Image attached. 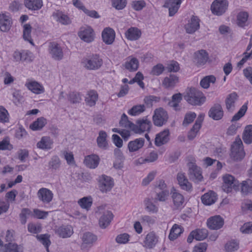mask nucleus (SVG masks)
<instances>
[{"instance_id": "1", "label": "nucleus", "mask_w": 252, "mask_h": 252, "mask_svg": "<svg viewBox=\"0 0 252 252\" xmlns=\"http://www.w3.org/2000/svg\"><path fill=\"white\" fill-rule=\"evenodd\" d=\"M245 156L244 145L241 138L238 136L231 145L229 158L234 162H240L244 159Z\"/></svg>"}, {"instance_id": "2", "label": "nucleus", "mask_w": 252, "mask_h": 252, "mask_svg": "<svg viewBox=\"0 0 252 252\" xmlns=\"http://www.w3.org/2000/svg\"><path fill=\"white\" fill-rule=\"evenodd\" d=\"M184 98L189 104L194 106L202 105L206 99L201 91L193 87L188 88L186 90Z\"/></svg>"}, {"instance_id": "3", "label": "nucleus", "mask_w": 252, "mask_h": 252, "mask_svg": "<svg viewBox=\"0 0 252 252\" xmlns=\"http://www.w3.org/2000/svg\"><path fill=\"white\" fill-rule=\"evenodd\" d=\"M239 187V182L233 175L225 174L222 176L221 189L224 192L229 193L237 191Z\"/></svg>"}, {"instance_id": "4", "label": "nucleus", "mask_w": 252, "mask_h": 252, "mask_svg": "<svg viewBox=\"0 0 252 252\" xmlns=\"http://www.w3.org/2000/svg\"><path fill=\"white\" fill-rule=\"evenodd\" d=\"M82 63L86 69L95 70L101 67L103 60L99 55L93 54L84 58Z\"/></svg>"}, {"instance_id": "5", "label": "nucleus", "mask_w": 252, "mask_h": 252, "mask_svg": "<svg viewBox=\"0 0 252 252\" xmlns=\"http://www.w3.org/2000/svg\"><path fill=\"white\" fill-rule=\"evenodd\" d=\"M189 175L194 183H199L203 181L204 178L202 175V171L200 167L195 164V160L194 158L192 159V162L188 163Z\"/></svg>"}, {"instance_id": "6", "label": "nucleus", "mask_w": 252, "mask_h": 252, "mask_svg": "<svg viewBox=\"0 0 252 252\" xmlns=\"http://www.w3.org/2000/svg\"><path fill=\"white\" fill-rule=\"evenodd\" d=\"M96 213L101 216L99 220V226L101 228H105L109 225L113 218L112 213L105 209V206H99Z\"/></svg>"}, {"instance_id": "7", "label": "nucleus", "mask_w": 252, "mask_h": 252, "mask_svg": "<svg viewBox=\"0 0 252 252\" xmlns=\"http://www.w3.org/2000/svg\"><path fill=\"white\" fill-rule=\"evenodd\" d=\"M169 117L167 112L163 108L159 107L155 110L153 116V121L154 125L158 126H161L165 125Z\"/></svg>"}, {"instance_id": "8", "label": "nucleus", "mask_w": 252, "mask_h": 252, "mask_svg": "<svg viewBox=\"0 0 252 252\" xmlns=\"http://www.w3.org/2000/svg\"><path fill=\"white\" fill-rule=\"evenodd\" d=\"M12 58L15 62L19 63L24 62H32L33 56L32 53L28 50H16L13 53Z\"/></svg>"}, {"instance_id": "9", "label": "nucleus", "mask_w": 252, "mask_h": 252, "mask_svg": "<svg viewBox=\"0 0 252 252\" xmlns=\"http://www.w3.org/2000/svg\"><path fill=\"white\" fill-rule=\"evenodd\" d=\"M78 35L84 42L91 43L94 40L95 32L91 27L86 26L80 29Z\"/></svg>"}, {"instance_id": "10", "label": "nucleus", "mask_w": 252, "mask_h": 252, "mask_svg": "<svg viewBox=\"0 0 252 252\" xmlns=\"http://www.w3.org/2000/svg\"><path fill=\"white\" fill-rule=\"evenodd\" d=\"M228 6L226 0H215L211 5V10L213 14L220 16L225 12Z\"/></svg>"}, {"instance_id": "11", "label": "nucleus", "mask_w": 252, "mask_h": 252, "mask_svg": "<svg viewBox=\"0 0 252 252\" xmlns=\"http://www.w3.org/2000/svg\"><path fill=\"white\" fill-rule=\"evenodd\" d=\"M36 195L38 200L44 204L50 203L54 198L53 191L44 187L41 188L37 190Z\"/></svg>"}, {"instance_id": "12", "label": "nucleus", "mask_w": 252, "mask_h": 252, "mask_svg": "<svg viewBox=\"0 0 252 252\" xmlns=\"http://www.w3.org/2000/svg\"><path fill=\"white\" fill-rule=\"evenodd\" d=\"M114 186L112 179L109 176L103 175L98 179V187L102 193L110 191Z\"/></svg>"}, {"instance_id": "13", "label": "nucleus", "mask_w": 252, "mask_h": 252, "mask_svg": "<svg viewBox=\"0 0 252 252\" xmlns=\"http://www.w3.org/2000/svg\"><path fill=\"white\" fill-rule=\"evenodd\" d=\"M208 234V230L205 228L196 229L189 233L187 238V242L191 243L194 239L197 241L203 240L207 238Z\"/></svg>"}, {"instance_id": "14", "label": "nucleus", "mask_w": 252, "mask_h": 252, "mask_svg": "<svg viewBox=\"0 0 252 252\" xmlns=\"http://www.w3.org/2000/svg\"><path fill=\"white\" fill-rule=\"evenodd\" d=\"M207 227L212 230H218L221 228L224 224V220L220 215H216L208 218L207 220Z\"/></svg>"}, {"instance_id": "15", "label": "nucleus", "mask_w": 252, "mask_h": 252, "mask_svg": "<svg viewBox=\"0 0 252 252\" xmlns=\"http://www.w3.org/2000/svg\"><path fill=\"white\" fill-rule=\"evenodd\" d=\"M116 33L115 31L110 28H104L101 32L102 41L106 45H112L115 41Z\"/></svg>"}, {"instance_id": "16", "label": "nucleus", "mask_w": 252, "mask_h": 252, "mask_svg": "<svg viewBox=\"0 0 252 252\" xmlns=\"http://www.w3.org/2000/svg\"><path fill=\"white\" fill-rule=\"evenodd\" d=\"M177 180L181 189L188 192H191L192 191V184L189 182L185 173L179 172L177 175Z\"/></svg>"}, {"instance_id": "17", "label": "nucleus", "mask_w": 252, "mask_h": 252, "mask_svg": "<svg viewBox=\"0 0 252 252\" xmlns=\"http://www.w3.org/2000/svg\"><path fill=\"white\" fill-rule=\"evenodd\" d=\"M53 139L49 136L41 137L36 143V147L43 151H48L52 149L53 147Z\"/></svg>"}, {"instance_id": "18", "label": "nucleus", "mask_w": 252, "mask_h": 252, "mask_svg": "<svg viewBox=\"0 0 252 252\" xmlns=\"http://www.w3.org/2000/svg\"><path fill=\"white\" fill-rule=\"evenodd\" d=\"M199 22L200 20L197 16H192L188 23L185 26L186 32L189 34L194 33L199 29Z\"/></svg>"}, {"instance_id": "19", "label": "nucleus", "mask_w": 252, "mask_h": 252, "mask_svg": "<svg viewBox=\"0 0 252 252\" xmlns=\"http://www.w3.org/2000/svg\"><path fill=\"white\" fill-rule=\"evenodd\" d=\"M12 24V20L9 15L3 13L0 14V30L1 32H8Z\"/></svg>"}, {"instance_id": "20", "label": "nucleus", "mask_w": 252, "mask_h": 252, "mask_svg": "<svg viewBox=\"0 0 252 252\" xmlns=\"http://www.w3.org/2000/svg\"><path fill=\"white\" fill-rule=\"evenodd\" d=\"M208 59V55L205 50H200L193 55V62L197 66L204 65Z\"/></svg>"}, {"instance_id": "21", "label": "nucleus", "mask_w": 252, "mask_h": 252, "mask_svg": "<svg viewBox=\"0 0 252 252\" xmlns=\"http://www.w3.org/2000/svg\"><path fill=\"white\" fill-rule=\"evenodd\" d=\"M158 242V237L154 232H149L143 241V246L146 249H152Z\"/></svg>"}, {"instance_id": "22", "label": "nucleus", "mask_w": 252, "mask_h": 252, "mask_svg": "<svg viewBox=\"0 0 252 252\" xmlns=\"http://www.w3.org/2000/svg\"><path fill=\"white\" fill-rule=\"evenodd\" d=\"M49 53L53 59L60 60L63 58V52L61 46L57 43L52 42L49 44Z\"/></svg>"}, {"instance_id": "23", "label": "nucleus", "mask_w": 252, "mask_h": 252, "mask_svg": "<svg viewBox=\"0 0 252 252\" xmlns=\"http://www.w3.org/2000/svg\"><path fill=\"white\" fill-rule=\"evenodd\" d=\"M209 116L214 120L218 121L223 116V111L221 106L219 104L214 105L208 112Z\"/></svg>"}, {"instance_id": "24", "label": "nucleus", "mask_w": 252, "mask_h": 252, "mask_svg": "<svg viewBox=\"0 0 252 252\" xmlns=\"http://www.w3.org/2000/svg\"><path fill=\"white\" fill-rule=\"evenodd\" d=\"M82 239L81 249L86 251L96 241V237L91 233L86 232L83 235Z\"/></svg>"}, {"instance_id": "25", "label": "nucleus", "mask_w": 252, "mask_h": 252, "mask_svg": "<svg viewBox=\"0 0 252 252\" xmlns=\"http://www.w3.org/2000/svg\"><path fill=\"white\" fill-rule=\"evenodd\" d=\"M182 0H166L164 7L168 8L169 15L172 16L176 13L179 9Z\"/></svg>"}, {"instance_id": "26", "label": "nucleus", "mask_w": 252, "mask_h": 252, "mask_svg": "<svg viewBox=\"0 0 252 252\" xmlns=\"http://www.w3.org/2000/svg\"><path fill=\"white\" fill-rule=\"evenodd\" d=\"M99 157L95 154L86 156L84 159V164L90 169H94L97 167L99 162Z\"/></svg>"}, {"instance_id": "27", "label": "nucleus", "mask_w": 252, "mask_h": 252, "mask_svg": "<svg viewBox=\"0 0 252 252\" xmlns=\"http://www.w3.org/2000/svg\"><path fill=\"white\" fill-rule=\"evenodd\" d=\"M169 131L168 129L164 130L158 133L155 137V143L157 146H160L166 144L169 139Z\"/></svg>"}, {"instance_id": "28", "label": "nucleus", "mask_w": 252, "mask_h": 252, "mask_svg": "<svg viewBox=\"0 0 252 252\" xmlns=\"http://www.w3.org/2000/svg\"><path fill=\"white\" fill-rule=\"evenodd\" d=\"M184 229L183 226L178 224H174L171 228L168 235V239L170 241H174L178 239L184 232Z\"/></svg>"}, {"instance_id": "29", "label": "nucleus", "mask_w": 252, "mask_h": 252, "mask_svg": "<svg viewBox=\"0 0 252 252\" xmlns=\"http://www.w3.org/2000/svg\"><path fill=\"white\" fill-rule=\"evenodd\" d=\"M152 126L151 121L147 118L138 120L136 122L137 129H135L136 133L147 131L150 130Z\"/></svg>"}, {"instance_id": "30", "label": "nucleus", "mask_w": 252, "mask_h": 252, "mask_svg": "<svg viewBox=\"0 0 252 252\" xmlns=\"http://www.w3.org/2000/svg\"><path fill=\"white\" fill-rule=\"evenodd\" d=\"M141 34V31L135 27L129 28L125 33L126 39L130 41H135L139 39Z\"/></svg>"}, {"instance_id": "31", "label": "nucleus", "mask_w": 252, "mask_h": 252, "mask_svg": "<svg viewBox=\"0 0 252 252\" xmlns=\"http://www.w3.org/2000/svg\"><path fill=\"white\" fill-rule=\"evenodd\" d=\"M179 82V78L178 76L174 74H170L169 76L164 78L162 85L166 89L173 88Z\"/></svg>"}, {"instance_id": "32", "label": "nucleus", "mask_w": 252, "mask_h": 252, "mask_svg": "<svg viewBox=\"0 0 252 252\" xmlns=\"http://www.w3.org/2000/svg\"><path fill=\"white\" fill-rule=\"evenodd\" d=\"M145 140L142 138H137L128 142L127 148L130 153L138 151L144 146Z\"/></svg>"}, {"instance_id": "33", "label": "nucleus", "mask_w": 252, "mask_h": 252, "mask_svg": "<svg viewBox=\"0 0 252 252\" xmlns=\"http://www.w3.org/2000/svg\"><path fill=\"white\" fill-rule=\"evenodd\" d=\"M25 86L33 93L38 94L44 93V87L35 81H30L26 83Z\"/></svg>"}, {"instance_id": "34", "label": "nucleus", "mask_w": 252, "mask_h": 252, "mask_svg": "<svg viewBox=\"0 0 252 252\" xmlns=\"http://www.w3.org/2000/svg\"><path fill=\"white\" fill-rule=\"evenodd\" d=\"M217 200V194L212 190H210L201 196L202 202L205 205H211Z\"/></svg>"}, {"instance_id": "35", "label": "nucleus", "mask_w": 252, "mask_h": 252, "mask_svg": "<svg viewBox=\"0 0 252 252\" xmlns=\"http://www.w3.org/2000/svg\"><path fill=\"white\" fill-rule=\"evenodd\" d=\"M203 117L204 115H203L199 116L195 124H194L193 127L189 132L188 138L190 140H192L196 137L198 132L199 131L201 127V123L203 121Z\"/></svg>"}, {"instance_id": "36", "label": "nucleus", "mask_w": 252, "mask_h": 252, "mask_svg": "<svg viewBox=\"0 0 252 252\" xmlns=\"http://www.w3.org/2000/svg\"><path fill=\"white\" fill-rule=\"evenodd\" d=\"M56 233L61 237L66 238L70 237L73 233V229L71 226H62L56 230Z\"/></svg>"}, {"instance_id": "37", "label": "nucleus", "mask_w": 252, "mask_h": 252, "mask_svg": "<svg viewBox=\"0 0 252 252\" xmlns=\"http://www.w3.org/2000/svg\"><path fill=\"white\" fill-rule=\"evenodd\" d=\"M249 14L248 12L241 11L236 16V24L239 27H244L248 25Z\"/></svg>"}, {"instance_id": "38", "label": "nucleus", "mask_w": 252, "mask_h": 252, "mask_svg": "<svg viewBox=\"0 0 252 252\" xmlns=\"http://www.w3.org/2000/svg\"><path fill=\"white\" fill-rule=\"evenodd\" d=\"M1 252H24V248L22 245L15 243H9L4 245Z\"/></svg>"}, {"instance_id": "39", "label": "nucleus", "mask_w": 252, "mask_h": 252, "mask_svg": "<svg viewBox=\"0 0 252 252\" xmlns=\"http://www.w3.org/2000/svg\"><path fill=\"white\" fill-rule=\"evenodd\" d=\"M107 134L104 131H100L96 139L98 147L102 149L105 150L108 147V143L107 140Z\"/></svg>"}, {"instance_id": "40", "label": "nucleus", "mask_w": 252, "mask_h": 252, "mask_svg": "<svg viewBox=\"0 0 252 252\" xmlns=\"http://www.w3.org/2000/svg\"><path fill=\"white\" fill-rule=\"evenodd\" d=\"M172 197L174 205L176 207L179 208L182 206L184 202V198L183 196L178 192L174 188L171 190Z\"/></svg>"}, {"instance_id": "41", "label": "nucleus", "mask_w": 252, "mask_h": 252, "mask_svg": "<svg viewBox=\"0 0 252 252\" xmlns=\"http://www.w3.org/2000/svg\"><path fill=\"white\" fill-rule=\"evenodd\" d=\"M24 4L27 8L32 10H37L43 5L42 0H24Z\"/></svg>"}, {"instance_id": "42", "label": "nucleus", "mask_w": 252, "mask_h": 252, "mask_svg": "<svg viewBox=\"0 0 252 252\" xmlns=\"http://www.w3.org/2000/svg\"><path fill=\"white\" fill-rule=\"evenodd\" d=\"M238 99V95L236 93L229 94L225 100L226 109L229 111L233 110L235 107V103Z\"/></svg>"}, {"instance_id": "43", "label": "nucleus", "mask_w": 252, "mask_h": 252, "mask_svg": "<svg viewBox=\"0 0 252 252\" xmlns=\"http://www.w3.org/2000/svg\"><path fill=\"white\" fill-rule=\"evenodd\" d=\"M53 16L57 21L63 25H68L71 22V19L69 17L61 11H56L54 13Z\"/></svg>"}, {"instance_id": "44", "label": "nucleus", "mask_w": 252, "mask_h": 252, "mask_svg": "<svg viewBox=\"0 0 252 252\" xmlns=\"http://www.w3.org/2000/svg\"><path fill=\"white\" fill-rule=\"evenodd\" d=\"M98 99V94L94 91H90L87 93L85 97V102L90 106H94Z\"/></svg>"}, {"instance_id": "45", "label": "nucleus", "mask_w": 252, "mask_h": 252, "mask_svg": "<svg viewBox=\"0 0 252 252\" xmlns=\"http://www.w3.org/2000/svg\"><path fill=\"white\" fill-rule=\"evenodd\" d=\"M182 94L181 93H177L173 95L171 101L169 102V105L175 110H180V103L182 100Z\"/></svg>"}, {"instance_id": "46", "label": "nucleus", "mask_w": 252, "mask_h": 252, "mask_svg": "<svg viewBox=\"0 0 252 252\" xmlns=\"http://www.w3.org/2000/svg\"><path fill=\"white\" fill-rule=\"evenodd\" d=\"M242 139L247 144L252 143V125H249L245 126L243 134Z\"/></svg>"}, {"instance_id": "47", "label": "nucleus", "mask_w": 252, "mask_h": 252, "mask_svg": "<svg viewBox=\"0 0 252 252\" xmlns=\"http://www.w3.org/2000/svg\"><path fill=\"white\" fill-rule=\"evenodd\" d=\"M47 124V120L43 117H39L30 126V128L33 130H41Z\"/></svg>"}, {"instance_id": "48", "label": "nucleus", "mask_w": 252, "mask_h": 252, "mask_svg": "<svg viewBox=\"0 0 252 252\" xmlns=\"http://www.w3.org/2000/svg\"><path fill=\"white\" fill-rule=\"evenodd\" d=\"M239 248V243L235 240L227 241L224 246L225 252H235Z\"/></svg>"}, {"instance_id": "49", "label": "nucleus", "mask_w": 252, "mask_h": 252, "mask_svg": "<svg viewBox=\"0 0 252 252\" xmlns=\"http://www.w3.org/2000/svg\"><path fill=\"white\" fill-rule=\"evenodd\" d=\"M32 29V28L30 25L28 24L24 25L23 36L25 40L28 41L33 46L34 43L31 35Z\"/></svg>"}, {"instance_id": "50", "label": "nucleus", "mask_w": 252, "mask_h": 252, "mask_svg": "<svg viewBox=\"0 0 252 252\" xmlns=\"http://www.w3.org/2000/svg\"><path fill=\"white\" fill-rule=\"evenodd\" d=\"M138 67L139 62L137 59L133 57H130L125 63V67L131 71H136Z\"/></svg>"}, {"instance_id": "51", "label": "nucleus", "mask_w": 252, "mask_h": 252, "mask_svg": "<svg viewBox=\"0 0 252 252\" xmlns=\"http://www.w3.org/2000/svg\"><path fill=\"white\" fill-rule=\"evenodd\" d=\"M216 78L214 75H208L204 77L200 81V85L204 89L209 88L210 84H214Z\"/></svg>"}, {"instance_id": "52", "label": "nucleus", "mask_w": 252, "mask_h": 252, "mask_svg": "<svg viewBox=\"0 0 252 252\" xmlns=\"http://www.w3.org/2000/svg\"><path fill=\"white\" fill-rule=\"evenodd\" d=\"M93 203L92 198L90 197H84L78 201L79 206L83 209L89 210Z\"/></svg>"}, {"instance_id": "53", "label": "nucleus", "mask_w": 252, "mask_h": 252, "mask_svg": "<svg viewBox=\"0 0 252 252\" xmlns=\"http://www.w3.org/2000/svg\"><path fill=\"white\" fill-rule=\"evenodd\" d=\"M145 110V106L144 104H139L133 106L128 111V114L131 116L140 115Z\"/></svg>"}, {"instance_id": "54", "label": "nucleus", "mask_w": 252, "mask_h": 252, "mask_svg": "<svg viewBox=\"0 0 252 252\" xmlns=\"http://www.w3.org/2000/svg\"><path fill=\"white\" fill-rule=\"evenodd\" d=\"M241 191L245 194L252 193V181L251 180L243 181L241 183Z\"/></svg>"}, {"instance_id": "55", "label": "nucleus", "mask_w": 252, "mask_h": 252, "mask_svg": "<svg viewBox=\"0 0 252 252\" xmlns=\"http://www.w3.org/2000/svg\"><path fill=\"white\" fill-rule=\"evenodd\" d=\"M146 209L149 212L157 213L158 211V208L152 202L151 199L147 198L144 201Z\"/></svg>"}, {"instance_id": "56", "label": "nucleus", "mask_w": 252, "mask_h": 252, "mask_svg": "<svg viewBox=\"0 0 252 252\" xmlns=\"http://www.w3.org/2000/svg\"><path fill=\"white\" fill-rule=\"evenodd\" d=\"M112 6L117 10L124 9L127 4V0H111Z\"/></svg>"}, {"instance_id": "57", "label": "nucleus", "mask_w": 252, "mask_h": 252, "mask_svg": "<svg viewBox=\"0 0 252 252\" xmlns=\"http://www.w3.org/2000/svg\"><path fill=\"white\" fill-rule=\"evenodd\" d=\"M37 239L42 243L43 245L46 248V251L49 252L48 247L50 245V241L49 240V236L47 234H41L37 235Z\"/></svg>"}, {"instance_id": "58", "label": "nucleus", "mask_w": 252, "mask_h": 252, "mask_svg": "<svg viewBox=\"0 0 252 252\" xmlns=\"http://www.w3.org/2000/svg\"><path fill=\"white\" fill-rule=\"evenodd\" d=\"M247 105L246 104L243 105L238 112L235 114L234 116L232 117L231 121H237L240 120L242 117L244 116L247 110Z\"/></svg>"}, {"instance_id": "59", "label": "nucleus", "mask_w": 252, "mask_h": 252, "mask_svg": "<svg viewBox=\"0 0 252 252\" xmlns=\"http://www.w3.org/2000/svg\"><path fill=\"white\" fill-rule=\"evenodd\" d=\"M9 122V113L2 106H0V122L5 123Z\"/></svg>"}, {"instance_id": "60", "label": "nucleus", "mask_w": 252, "mask_h": 252, "mask_svg": "<svg viewBox=\"0 0 252 252\" xmlns=\"http://www.w3.org/2000/svg\"><path fill=\"white\" fill-rule=\"evenodd\" d=\"M129 237L127 233L120 234L116 236L115 241L119 244H125L129 241Z\"/></svg>"}, {"instance_id": "61", "label": "nucleus", "mask_w": 252, "mask_h": 252, "mask_svg": "<svg viewBox=\"0 0 252 252\" xmlns=\"http://www.w3.org/2000/svg\"><path fill=\"white\" fill-rule=\"evenodd\" d=\"M164 70V66L161 63H158L153 67L151 70L150 74L154 76H158L160 75Z\"/></svg>"}, {"instance_id": "62", "label": "nucleus", "mask_w": 252, "mask_h": 252, "mask_svg": "<svg viewBox=\"0 0 252 252\" xmlns=\"http://www.w3.org/2000/svg\"><path fill=\"white\" fill-rule=\"evenodd\" d=\"M63 155L68 164H75V161L74 158V155L72 152L65 151L63 152Z\"/></svg>"}, {"instance_id": "63", "label": "nucleus", "mask_w": 252, "mask_h": 252, "mask_svg": "<svg viewBox=\"0 0 252 252\" xmlns=\"http://www.w3.org/2000/svg\"><path fill=\"white\" fill-rule=\"evenodd\" d=\"M240 230L241 233L245 234L252 233V222L249 221L243 224Z\"/></svg>"}, {"instance_id": "64", "label": "nucleus", "mask_w": 252, "mask_h": 252, "mask_svg": "<svg viewBox=\"0 0 252 252\" xmlns=\"http://www.w3.org/2000/svg\"><path fill=\"white\" fill-rule=\"evenodd\" d=\"M28 230L30 233L36 234L40 232L41 226L39 224L29 223L28 225Z\"/></svg>"}]
</instances>
